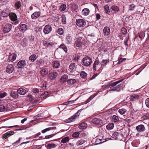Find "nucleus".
I'll use <instances>...</instances> for the list:
<instances>
[{
	"label": "nucleus",
	"instance_id": "nucleus-1",
	"mask_svg": "<svg viewBox=\"0 0 149 149\" xmlns=\"http://www.w3.org/2000/svg\"><path fill=\"white\" fill-rule=\"evenodd\" d=\"M123 79L114 82L112 83L111 84H108L104 86V89L110 88V91H119L122 86V85L120 84L116 86H115L119 83L122 81Z\"/></svg>",
	"mask_w": 149,
	"mask_h": 149
},
{
	"label": "nucleus",
	"instance_id": "nucleus-2",
	"mask_svg": "<svg viewBox=\"0 0 149 149\" xmlns=\"http://www.w3.org/2000/svg\"><path fill=\"white\" fill-rule=\"evenodd\" d=\"M82 65L86 66H89L91 64L92 59L88 56L84 57L82 60Z\"/></svg>",
	"mask_w": 149,
	"mask_h": 149
},
{
	"label": "nucleus",
	"instance_id": "nucleus-3",
	"mask_svg": "<svg viewBox=\"0 0 149 149\" xmlns=\"http://www.w3.org/2000/svg\"><path fill=\"white\" fill-rule=\"evenodd\" d=\"M102 64L100 63L98 60H96L94 62L93 65V69L95 71H97L101 69Z\"/></svg>",
	"mask_w": 149,
	"mask_h": 149
},
{
	"label": "nucleus",
	"instance_id": "nucleus-4",
	"mask_svg": "<svg viewBox=\"0 0 149 149\" xmlns=\"http://www.w3.org/2000/svg\"><path fill=\"white\" fill-rule=\"evenodd\" d=\"M10 17L12 23L15 25H16L18 23V20L17 19L16 15L14 13H12L10 14Z\"/></svg>",
	"mask_w": 149,
	"mask_h": 149
},
{
	"label": "nucleus",
	"instance_id": "nucleus-5",
	"mask_svg": "<svg viewBox=\"0 0 149 149\" xmlns=\"http://www.w3.org/2000/svg\"><path fill=\"white\" fill-rule=\"evenodd\" d=\"M93 124L96 125H101L103 123V121L101 119L97 118H94L92 120Z\"/></svg>",
	"mask_w": 149,
	"mask_h": 149
},
{
	"label": "nucleus",
	"instance_id": "nucleus-6",
	"mask_svg": "<svg viewBox=\"0 0 149 149\" xmlns=\"http://www.w3.org/2000/svg\"><path fill=\"white\" fill-rule=\"evenodd\" d=\"M19 30L22 32H24L28 29L27 25L24 24H20L18 26Z\"/></svg>",
	"mask_w": 149,
	"mask_h": 149
},
{
	"label": "nucleus",
	"instance_id": "nucleus-7",
	"mask_svg": "<svg viewBox=\"0 0 149 149\" xmlns=\"http://www.w3.org/2000/svg\"><path fill=\"white\" fill-rule=\"evenodd\" d=\"M76 24L80 27H84L86 24V22L82 19H78L76 21Z\"/></svg>",
	"mask_w": 149,
	"mask_h": 149
},
{
	"label": "nucleus",
	"instance_id": "nucleus-8",
	"mask_svg": "<svg viewBox=\"0 0 149 149\" xmlns=\"http://www.w3.org/2000/svg\"><path fill=\"white\" fill-rule=\"evenodd\" d=\"M52 31V27L50 25L45 26L43 29V32L45 34L49 33Z\"/></svg>",
	"mask_w": 149,
	"mask_h": 149
},
{
	"label": "nucleus",
	"instance_id": "nucleus-9",
	"mask_svg": "<svg viewBox=\"0 0 149 149\" xmlns=\"http://www.w3.org/2000/svg\"><path fill=\"white\" fill-rule=\"evenodd\" d=\"M136 129L138 132L141 133L144 132L146 129L143 125L140 124L136 126Z\"/></svg>",
	"mask_w": 149,
	"mask_h": 149
},
{
	"label": "nucleus",
	"instance_id": "nucleus-10",
	"mask_svg": "<svg viewBox=\"0 0 149 149\" xmlns=\"http://www.w3.org/2000/svg\"><path fill=\"white\" fill-rule=\"evenodd\" d=\"M10 55L8 57L7 61L9 62L13 61L16 58V55L14 53L12 54L10 53Z\"/></svg>",
	"mask_w": 149,
	"mask_h": 149
},
{
	"label": "nucleus",
	"instance_id": "nucleus-11",
	"mask_svg": "<svg viewBox=\"0 0 149 149\" xmlns=\"http://www.w3.org/2000/svg\"><path fill=\"white\" fill-rule=\"evenodd\" d=\"M58 75V73L56 72H52L49 73V78L51 80L55 79Z\"/></svg>",
	"mask_w": 149,
	"mask_h": 149
},
{
	"label": "nucleus",
	"instance_id": "nucleus-12",
	"mask_svg": "<svg viewBox=\"0 0 149 149\" xmlns=\"http://www.w3.org/2000/svg\"><path fill=\"white\" fill-rule=\"evenodd\" d=\"M12 28L11 25L10 24H7L5 25L4 29L3 32L5 33L9 32L11 30Z\"/></svg>",
	"mask_w": 149,
	"mask_h": 149
},
{
	"label": "nucleus",
	"instance_id": "nucleus-13",
	"mask_svg": "<svg viewBox=\"0 0 149 149\" xmlns=\"http://www.w3.org/2000/svg\"><path fill=\"white\" fill-rule=\"evenodd\" d=\"M14 68L11 64H9L7 65L6 68V71L8 73H11L13 71Z\"/></svg>",
	"mask_w": 149,
	"mask_h": 149
},
{
	"label": "nucleus",
	"instance_id": "nucleus-14",
	"mask_svg": "<svg viewBox=\"0 0 149 149\" xmlns=\"http://www.w3.org/2000/svg\"><path fill=\"white\" fill-rule=\"evenodd\" d=\"M14 132L13 131L8 132L3 134L2 136L3 139H5L12 135L14 134Z\"/></svg>",
	"mask_w": 149,
	"mask_h": 149
},
{
	"label": "nucleus",
	"instance_id": "nucleus-15",
	"mask_svg": "<svg viewBox=\"0 0 149 149\" xmlns=\"http://www.w3.org/2000/svg\"><path fill=\"white\" fill-rule=\"evenodd\" d=\"M41 13L40 12L36 11L31 15V17L32 19H36L39 17Z\"/></svg>",
	"mask_w": 149,
	"mask_h": 149
},
{
	"label": "nucleus",
	"instance_id": "nucleus-16",
	"mask_svg": "<svg viewBox=\"0 0 149 149\" xmlns=\"http://www.w3.org/2000/svg\"><path fill=\"white\" fill-rule=\"evenodd\" d=\"M104 34L105 36H108L110 33V28L108 26H105L103 30Z\"/></svg>",
	"mask_w": 149,
	"mask_h": 149
},
{
	"label": "nucleus",
	"instance_id": "nucleus-17",
	"mask_svg": "<svg viewBox=\"0 0 149 149\" xmlns=\"http://www.w3.org/2000/svg\"><path fill=\"white\" fill-rule=\"evenodd\" d=\"M26 65L25 61L22 60L19 61L17 64V66L18 68H22Z\"/></svg>",
	"mask_w": 149,
	"mask_h": 149
},
{
	"label": "nucleus",
	"instance_id": "nucleus-18",
	"mask_svg": "<svg viewBox=\"0 0 149 149\" xmlns=\"http://www.w3.org/2000/svg\"><path fill=\"white\" fill-rule=\"evenodd\" d=\"M77 113L68 118V119L67 120V122L70 123L74 121L75 120V119L77 117Z\"/></svg>",
	"mask_w": 149,
	"mask_h": 149
},
{
	"label": "nucleus",
	"instance_id": "nucleus-19",
	"mask_svg": "<svg viewBox=\"0 0 149 149\" xmlns=\"http://www.w3.org/2000/svg\"><path fill=\"white\" fill-rule=\"evenodd\" d=\"M68 84L70 85H72L76 83L77 82L76 80L75 79H68L67 81Z\"/></svg>",
	"mask_w": 149,
	"mask_h": 149
},
{
	"label": "nucleus",
	"instance_id": "nucleus-20",
	"mask_svg": "<svg viewBox=\"0 0 149 149\" xmlns=\"http://www.w3.org/2000/svg\"><path fill=\"white\" fill-rule=\"evenodd\" d=\"M17 92L20 95H23L26 93V91L24 89L21 88L18 89Z\"/></svg>",
	"mask_w": 149,
	"mask_h": 149
},
{
	"label": "nucleus",
	"instance_id": "nucleus-21",
	"mask_svg": "<svg viewBox=\"0 0 149 149\" xmlns=\"http://www.w3.org/2000/svg\"><path fill=\"white\" fill-rule=\"evenodd\" d=\"M90 10L87 8L84 9L82 11V14L85 16L88 15L89 13Z\"/></svg>",
	"mask_w": 149,
	"mask_h": 149
},
{
	"label": "nucleus",
	"instance_id": "nucleus-22",
	"mask_svg": "<svg viewBox=\"0 0 149 149\" xmlns=\"http://www.w3.org/2000/svg\"><path fill=\"white\" fill-rule=\"evenodd\" d=\"M68 78V76L67 75L64 74L60 78V81L61 82L64 83L66 81V80Z\"/></svg>",
	"mask_w": 149,
	"mask_h": 149
},
{
	"label": "nucleus",
	"instance_id": "nucleus-23",
	"mask_svg": "<svg viewBox=\"0 0 149 149\" xmlns=\"http://www.w3.org/2000/svg\"><path fill=\"white\" fill-rule=\"evenodd\" d=\"M56 129V127H49L46 128L44 130H43L42 131V133H45L47 132L50 131V130H55Z\"/></svg>",
	"mask_w": 149,
	"mask_h": 149
},
{
	"label": "nucleus",
	"instance_id": "nucleus-24",
	"mask_svg": "<svg viewBox=\"0 0 149 149\" xmlns=\"http://www.w3.org/2000/svg\"><path fill=\"white\" fill-rule=\"evenodd\" d=\"M60 65V64L59 62L57 61H54L53 62V68H58Z\"/></svg>",
	"mask_w": 149,
	"mask_h": 149
},
{
	"label": "nucleus",
	"instance_id": "nucleus-25",
	"mask_svg": "<svg viewBox=\"0 0 149 149\" xmlns=\"http://www.w3.org/2000/svg\"><path fill=\"white\" fill-rule=\"evenodd\" d=\"M37 58L36 55L35 54H33L31 56L29 57V60L31 62H34Z\"/></svg>",
	"mask_w": 149,
	"mask_h": 149
},
{
	"label": "nucleus",
	"instance_id": "nucleus-26",
	"mask_svg": "<svg viewBox=\"0 0 149 149\" xmlns=\"http://www.w3.org/2000/svg\"><path fill=\"white\" fill-rule=\"evenodd\" d=\"M48 70L47 69L44 68L41 70L40 71V73L42 76H45L48 73Z\"/></svg>",
	"mask_w": 149,
	"mask_h": 149
},
{
	"label": "nucleus",
	"instance_id": "nucleus-27",
	"mask_svg": "<svg viewBox=\"0 0 149 149\" xmlns=\"http://www.w3.org/2000/svg\"><path fill=\"white\" fill-rule=\"evenodd\" d=\"M114 124L112 123H110L106 126V128L108 130L112 129L114 127Z\"/></svg>",
	"mask_w": 149,
	"mask_h": 149
},
{
	"label": "nucleus",
	"instance_id": "nucleus-28",
	"mask_svg": "<svg viewBox=\"0 0 149 149\" xmlns=\"http://www.w3.org/2000/svg\"><path fill=\"white\" fill-rule=\"evenodd\" d=\"M18 92L16 91H12L10 93L11 96L13 98L16 99L18 97Z\"/></svg>",
	"mask_w": 149,
	"mask_h": 149
},
{
	"label": "nucleus",
	"instance_id": "nucleus-29",
	"mask_svg": "<svg viewBox=\"0 0 149 149\" xmlns=\"http://www.w3.org/2000/svg\"><path fill=\"white\" fill-rule=\"evenodd\" d=\"M49 92L48 91H45L41 95V97L42 98L45 99L49 96Z\"/></svg>",
	"mask_w": 149,
	"mask_h": 149
},
{
	"label": "nucleus",
	"instance_id": "nucleus-30",
	"mask_svg": "<svg viewBox=\"0 0 149 149\" xmlns=\"http://www.w3.org/2000/svg\"><path fill=\"white\" fill-rule=\"evenodd\" d=\"M111 9L112 10L115 12H118L119 10V7L115 5L112 6L111 7Z\"/></svg>",
	"mask_w": 149,
	"mask_h": 149
},
{
	"label": "nucleus",
	"instance_id": "nucleus-31",
	"mask_svg": "<svg viewBox=\"0 0 149 149\" xmlns=\"http://www.w3.org/2000/svg\"><path fill=\"white\" fill-rule=\"evenodd\" d=\"M138 97V95H133L130 96V99L131 100L134 101L137 99Z\"/></svg>",
	"mask_w": 149,
	"mask_h": 149
},
{
	"label": "nucleus",
	"instance_id": "nucleus-32",
	"mask_svg": "<svg viewBox=\"0 0 149 149\" xmlns=\"http://www.w3.org/2000/svg\"><path fill=\"white\" fill-rule=\"evenodd\" d=\"M111 119L113 122H117L119 120L118 117L116 115H113L111 117Z\"/></svg>",
	"mask_w": 149,
	"mask_h": 149
},
{
	"label": "nucleus",
	"instance_id": "nucleus-33",
	"mask_svg": "<svg viewBox=\"0 0 149 149\" xmlns=\"http://www.w3.org/2000/svg\"><path fill=\"white\" fill-rule=\"evenodd\" d=\"M70 140V138L68 136H66L63 138L61 140V142L63 143L68 142Z\"/></svg>",
	"mask_w": 149,
	"mask_h": 149
},
{
	"label": "nucleus",
	"instance_id": "nucleus-34",
	"mask_svg": "<svg viewBox=\"0 0 149 149\" xmlns=\"http://www.w3.org/2000/svg\"><path fill=\"white\" fill-rule=\"evenodd\" d=\"M104 9L105 10V13L109 14L110 13V10L109 6L108 5H106L104 6Z\"/></svg>",
	"mask_w": 149,
	"mask_h": 149
},
{
	"label": "nucleus",
	"instance_id": "nucleus-35",
	"mask_svg": "<svg viewBox=\"0 0 149 149\" xmlns=\"http://www.w3.org/2000/svg\"><path fill=\"white\" fill-rule=\"evenodd\" d=\"M59 48L62 49L66 53L67 52V49L66 46L64 44L61 45L59 47Z\"/></svg>",
	"mask_w": 149,
	"mask_h": 149
},
{
	"label": "nucleus",
	"instance_id": "nucleus-36",
	"mask_svg": "<svg viewBox=\"0 0 149 149\" xmlns=\"http://www.w3.org/2000/svg\"><path fill=\"white\" fill-rule=\"evenodd\" d=\"M86 124L85 123H82L79 126V127L81 129H84L86 128Z\"/></svg>",
	"mask_w": 149,
	"mask_h": 149
},
{
	"label": "nucleus",
	"instance_id": "nucleus-37",
	"mask_svg": "<svg viewBox=\"0 0 149 149\" xmlns=\"http://www.w3.org/2000/svg\"><path fill=\"white\" fill-rule=\"evenodd\" d=\"M56 146V145L54 143L49 144L47 146V148L48 149H51L54 148Z\"/></svg>",
	"mask_w": 149,
	"mask_h": 149
},
{
	"label": "nucleus",
	"instance_id": "nucleus-38",
	"mask_svg": "<svg viewBox=\"0 0 149 149\" xmlns=\"http://www.w3.org/2000/svg\"><path fill=\"white\" fill-rule=\"evenodd\" d=\"M126 111L127 110L123 108L120 109L118 111V112L122 115L124 114Z\"/></svg>",
	"mask_w": 149,
	"mask_h": 149
},
{
	"label": "nucleus",
	"instance_id": "nucleus-39",
	"mask_svg": "<svg viewBox=\"0 0 149 149\" xmlns=\"http://www.w3.org/2000/svg\"><path fill=\"white\" fill-rule=\"evenodd\" d=\"M21 3L19 1L16 2L15 4V6L16 9H19L21 7Z\"/></svg>",
	"mask_w": 149,
	"mask_h": 149
},
{
	"label": "nucleus",
	"instance_id": "nucleus-40",
	"mask_svg": "<svg viewBox=\"0 0 149 149\" xmlns=\"http://www.w3.org/2000/svg\"><path fill=\"white\" fill-rule=\"evenodd\" d=\"M75 45L76 46L78 47H80L82 45V43L79 40H77L76 41Z\"/></svg>",
	"mask_w": 149,
	"mask_h": 149
},
{
	"label": "nucleus",
	"instance_id": "nucleus-41",
	"mask_svg": "<svg viewBox=\"0 0 149 149\" xmlns=\"http://www.w3.org/2000/svg\"><path fill=\"white\" fill-rule=\"evenodd\" d=\"M85 141L83 139H81L79 141L76 143V145L77 146H79L83 144L84 143Z\"/></svg>",
	"mask_w": 149,
	"mask_h": 149
},
{
	"label": "nucleus",
	"instance_id": "nucleus-42",
	"mask_svg": "<svg viewBox=\"0 0 149 149\" xmlns=\"http://www.w3.org/2000/svg\"><path fill=\"white\" fill-rule=\"evenodd\" d=\"M87 75V74L84 71H82L80 74V76L81 77L83 78L86 77Z\"/></svg>",
	"mask_w": 149,
	"mask_h": 149
},
{
	"label": "nucleus",
	"instance_id": "nucleus-43",
	"mask_svg": "<svg viewBox=\"0 0 149 149\" xmlns=\"http://www.w3.org/2000/svg\"><path fill=\"white\" fill-rule=\"evenodd\" d=\"M36 63L37 65L39 66H42L43 65V63L42 59L37 60L36 61Z\"/></svg>",
	"mask_w": 149,
	"mask_h": 149
},
{
	"label": "nucleus",
	"instance_id": "nucleus-44",
	"mask_svg": "<svg viewBox=\"0 0 149 149\" xmlns=\"http://www.w3.org/2000/svg\"><path fill=\"white\" fill-rule=\"evenodd\" d=\"M57 32L58 34L61 35L63 34L64 33L63 30L62 28H59L58 29Z\"/></svg>",
	"mask_w": 149,
	"mask_h": 149
},
{
	"label": "nucleus",
	"instance_id": "nucleus-45",
	"mask_svg": "<svg viewBox=\"0 0 149 149\" xmlns=\"http://www.w3.org/2000/svg\"><path fill=\"white\" fill-rule=\"evenodd\" d=\"M80 133L79 132H75L72 134V136L73 138H77L79 137Z\"/></svg>",
	"mask_w": 149,
	"mask_h": 149
},
{
	"label": "nucleus",
	"instance_id": "nucleus-46",
	"mask_svg": "<svg viewBox=\"0 0 149 149\" xmlns=\"http://www.w3.org/2000/svg\"><path fill=\"white\" fill-rule=\"evenodd\" d=\"M75 65V63H71L69 66V68L70 70H72L74 69Z\"/></svg>",
	"mask_w": 149,
	"mask_h": 149
},
{
	"label": "nucleus",
	"instance_id": "nucleus-47",
	"mask_svg": "<svg viewBox=\"0 0 149 149\" xmlns=\"http://www.w3.org/2000/svg\"><path fill=\"white\" fill-rule=\"evenodd\" d=\"M66 8V6L65 5L62 4L60 6V9L61 11H64Z\"/></svg>",
	"mask_w": 149,
	"mask_h": 149
},
{
	"label": "nucleus",
	"instance_id": "nucleus-48",
	"mask_svg": "<svg viewBox=\"0 0 149 149\" xmlns=\"http://www.w3.org/2000/svg\"><path fill=\"white\" fill-rule=\"evenodd\" d=\"M149 118V116L148 115H145L143 116L141 118L143 120H145L148 119Z\"/></svg>",
	"mask_w": 149,
	"mask_h": 149
},
{
	"label": "nucleus",
	"instance_id": "nucleus-49",
	"mask_svg": "<svg viewBox=\"0 0 149 149\" xmlns=\"http://www.w3.org/2000/svg\"><path fill=\"white\" fill-rule=\"evenodd\" d=\"M6 110L5 107L3 105L0 106V111H3Z\"/></svg>",
	"mask_w": 149,
	"mask_h": 149
},
{
	"label": "nucleus",
	"instance_id": "nucleus-50",
	"mask_svg": "<svg viewBox=\"0 0 149 149\" xmlns=\"http://www.w3.org/2000/svg\"><path fill=\"white\" fill-rule=\"evenodd\" d=\"M7 93L6 92L1 93H0V98H3L6 96Z\"/></svg>",
	"mask_w": 149,
	"mask_h": 149
},
{
	"label": "nucleus",
	"instance_id": "nucleus-51",
	"mask_svg": "<svg viewBox=\"0 0 149 149\" xmlns=\"http://www.w3.org/2000/svg\"><path fill=\"white\" fill-rule=\"evenodd\" d=\"M34 37L33 36H31L29 37V41L31 42H33L34 40Z\"/></svg>",
	"mask_w": 149,
	"mask_h": 149
},
{
	"label": "nucleus",
	"instance_id": "nucleus-52",
	"mask_svg": "<svg viewBox=\"0 0 149 149\" xmlns=\"http://www.w3.org/2000/svg\"><path fill=\"white\" fill-rule=\"evenodd\" d=\"M50 43L49 42H47V41H44L43 42V45L44 46L46 47L48 46L49 45H50Z\"/></svg>",
	"mask_w": 149,
	"mask_h": 149
},
{
	"label": "nucleus",
	"instance_id": "nucleus-53",
	"mask_svg": "<svg viewBox=\"0 0 149 149\" xmlns=\"http://www.w3.org/2000/svg\"><path fill=\"white\" fill-rule=\"evenodd\" d=\"M145 33L144 32H141L139 34V37L141 38H143L145 36Z\"/></svg>",
	"mask_w": 149,
	"mask_h": 149
},
{
	"label": "nucleus",
	"instance_id": "nucleus-54",
	"mask_svg": "<svg viewBox=\"0 0 149 149\" xmlns=\"http://www.w3.org/2000/svg\"><path fill=\"white\" fill-rule=\"evenodd\" d=\"M135 7V6L134 4H132L130 5V9L129 10H133Z\"/></svg>",
	"mask_w": 149,
	"mask_h": 149
},
{
	"label": "nucleus",
	"instance_id": "nucleus-55",
	"mask_svg": "<svg viewBox=\"0 0 149 149\" xmlns=\"http://www.w3.org/2000/svg\"><path fill=\"white\" fill-rule=\"evenodd\" d=\"M121 31L123 34H125L127 32V30L125 28L123 27Z\"/></svg>",
	"mask_w": 149,
	"mask_h": 149
},
{
	"label": "nucleus",
	"instance_id": "nucleus-56",
	"mask_svg": "<svg viewBox=\"0 0 149 149\" xmlns=\"http://www.w3.org/2000/svg\"><path fill=\"white\" fill-rule=\"evenodd\" d=\"M145 103L146 106L149 108V98H148L146 100Z\"/></svg>",
	"mask_w": 149,
	"mask_h": 149
},
{
	"label": "nucleus",
	"instance_id": "nucleus-57",
	"mask_svg": "<svg viewBox=\"0 0 149 149\" xmlns=\"http://www.w3.org/2000/svg\"><path fill=\"white\" fill-rule=\"evenodd\" d=\"M30 149H41V148L40 146H35Z\"/></svg>",
	"mask_w": 149,
	"mask_h": 149
},
{
	"label": "nucleus",
	"instance_id": "nucleus-58",
	"mask_svg": "<svg viewBox=\"0 0 149 149\" xmlns=\"http://www.w3.org/2000/svg\"><path fill=\"white\" fill-rule=\"evenodd\" d=\"M77 8V6L75 4H73L71 8L74 10H75Z\"/></svg>",
	"mask_w": 149,
	"mask_h": 149
},
{
	"label": "nucleus",
	"instance_id": "nucleus-59",
	"mask_svg": "<svg viewBox=\"0 0 149 149\" xmlns=\"http://www.w3.org/2000/svg\"><path fill=\"white\" fill-rule=\"evenodd\" d=\"M55 134H52L46 136H45V139H48L49 138H50L53 136L55 135Z\"/></svg>",
	"mask_w": 149,
	"mask_h": 149
},
{
	"label": "nucleus",
	"instance_id": "nucleus-60",
	"mask_svg": "<svg viewBox=\"0 0 149 149\" xmlns=\"http://www.w3.org/2000/svg\"><path fill=\"white\" fill-rule=\"evenodd\" d=\"M128 40V38L127 37H126L125 40V41L124 42V44L125 45H127V42Z\"/></svg>",
	"mask_w": 149,
	"mask_h": 149
},
{
	"label": "nucleus",
	"instance_id": "nucleus-61",
	"mask_svg": "<svg viewBox=\"0 0 149 149\" xmlns=\"http://www.w3.org/2000/svg\"><path fill=\"white\" fill-rule=\"evenodd\" d=\"M22 139V138H20L19 139H18V140L17 141H16V142H15L13 144L15 146V145L16 144H18L19 143V141H20V140H21V139Z\"/></svg>",
	"mask_w": 149,
	"mask_h": 149
},
{
	"label": "nucleus",
	"instance_id": "nucleus-62",
	"mask_svg": "<svg viewBox=\"0 0 149 149\" xmlns=\"http://www.w3.org/2000/svg\"><path fill=\"white\" fill-rule=\"evenodd\" d=\"M109 62V59L103 60L102 61L103 63L106 64L107 63Z\"/></svg>",
	"mask_w": 149,
	"mask_h": 149
},
{
	"label": "nucleus",
	"instance_id": "nucleus-63",
	"mask_svg": "<svg viewBox=\"0 0 149 149\" xmlns=\"http://www.w3.org/2000/svg\"><path fill=\"white\" fill-rule=\"evenodd\" d=\"M96 18L97 20H99L100 19V16L99 14L97 13L96 14Z\"/></svg>",
	"mask_w": 149,
	"mask_h": 149
},
{
	"label": "nucleus",
	"instance_id": "nucleus-64",
	"mask_svg": "<svg viewBox=\"0 0 149 149\" xmlns=\"http://www.w3.org/2000/svg\"><path fill=\"white\" fill-rule=\"evenodd\" d=\"M146 31L147 32V36L148 38H149V27L146 29Z\"/></svg>",
	"mask_w": 149,
	"mask_h": 149
}]
</instances>
